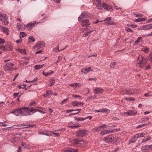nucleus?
Returning a JSON list of instances; mask_svg holds the SVG:
<instances>
[{
	"label": "nucleus",
	"mask_w": 152,
	"mask_h": 152,
	"mask_svg": "<svg viewBox=\"0 0 152 152\" xmlns=\"http://www.w3.org/2000/svg\"><path fill=\"white\" fill-rule=\"evenodd\" d=\"M37 111L43 114L45 113L43 111L35 109L33 108H29L27 107H20L16 110H15L10 113L13 114L16 116H21L31 115Z\"/></svg>",
	"instance_id": "obj_1"
},
{
	"label": "nucleus",
	"mask_w": 152,
	"mask_h": 152,
	"mask_svg": "<svg viewBox=\"0 0 152 152\" xmlns=\"http://www.w3.org/2000/svg\"><path fill=\"white\" fill-rule=\"evenodd\" d=\"M122 93H121V94L123 95L127 94L129 95H132L133 94H138L141 92V90L140 89L134 88H130L124 91H122Z\"/></svg>",
	"instance_id": "obj_2"
},
{
	"label": "nucleus",
	"mask_w": 152,
	"mask_h": 152,
	"mask_svg": "<svg viewBox=\"0 0 152 152\" xmlns=\"http://www.w3.org/2000/svg\"><path fill=\"white\" fill-rule=\"evenodd\" d=\"M0 21H1L3 24L6 25L9 23L7 15L4 13L0 12Z\"/></svg>",
	"instance_id": "obj_3"
},
{
	"label": "nucleus",
	"mask_w": 152,
	"mask_h": 152,
	"mask_svg": "<svg viewBox=\"0 0 152 152\" xmlns=\"http://www.w3.org/2000/svg\"><path fill=\"white\" fill-rule=\"evenodd\" d=\"M88 132L87 130L83 129L78 130L76 132L77 136L79 137H82L88 134Z\"/></svg>",
	"instance_id": "obj_4"
},
{
	"label": "nucleus",
	"mask_w": 152,
	"mask_h": 152,
	"mask_svg": "<svg viewBox=\"0 0 152 152\" xmlns=\"http://www.w3.org/2000/svg\"><path fill=\"white\" fill-rule=\"evenodd\" d=\"M14 64L12 63H7L4 66V69L7 72H9L13 70V67Z\"/></svg>",
	"instance_id": "obj_5"
},
{
	"label": "nucleus",
	"mask_w": 152,
	"mask_h": 152,
	"mask_svg": "<svg viewBox=\"0 0 152 152\" xmlns=\"http://www.w3.org/2000/svg\"><path fill=\"white\" fill-rule=\"evenodd\" d=\"M138 60H140L138 63V64L140 65V66L141 68H142L144 66V64L146 62L147 60L141 55H139V56Z\"/></svg>",
	"instance_id": "obj_6"
},
{
	"label": "nucleus",
	"mask_w": 152,
	"mask_h": 152,
	"mask_svg": "<svg viewBox=\"0 0 152 152\" xmlns=\"http://www.w3.org/2000/svg\"><path fill=\"white\" fill-rule=\"evenodd\" d=\"M80 21L81 22V24L83 27H88L90 25L89 20L88 19H82Z\"/></svg>",
	"instance_id": "obj_7"
},
{
	"label": "nucleus",
	"mask_w": 152,
	"mask_h": 152,
	"mask_svg": "<svg viewBox=\"0 0 152 152\" xmlns=\"http://www.w3.org/2000/svg\"><path fill=\"white\" fill-rule=\"evenodd\" d=\"M137 113V112L135 110H129L128 111L124 112L123 114H125L128 116L134 115Z\"/></svg>",
	"instance_id": "obj_8"
},
{
	"label": "nucleus",
	"mask_w": 152,
	"mask_h": 152,
	"mask_svg": "<svg viewBox=\"0 0 152 152\" xmlns=\"http://www.w3.org/2000/svg\"><path fill=\"white\" fill-rule=\"evenodd\" d=\"M102 6L107 11H111L113 10L112 6L111 5H108L105 3H104L103 4Z\"/></svg>",
	"instance_id": "obj_9"
},
{
	"label": "nucleus",
	"mask_w": 152,
	"mask_h": 152,
	"mask_svg": "<svg viewBox=\"0 0 152 152\" xmlns=\"http://www.w3.org/2000/svg\"><path fill=\"white\" fill-rule=\"evenodd\" d=\"M113 138V135H110L108 136L107 137H104V141L107 143H110L113 142V140H114Z\"/></svg>",
	"instance_id": "obj_10"
},
{
	"label": "nucleus",
	"mask_w": 152,
	"mask_h": 152,
	"mask_svg": "<svg viewBox=\"0 0 152 152\" xmlns=\"http://www.w3.org/2000/svg\"><path fill=\"white\" fill-rule=\"evenodd\" d=\"M104 91V89L100 87L96 88L94 90V93L98 94H102Z\"/></svg>",
	"instance_id": "obj_11"
},
{
	"label": "nucleus",
	"mask_w": 152,
	"mask_h": 152,
	"mask_svg": "<svg viewBox=\"0 0 152 152\" xmlns=\"http://www.w3.org/2000/svg\"><path fill=\"white\" fill-rule=\"evenodd\" d=\"M152 148V145H145L142 146L141 148L142 151L145 152L147 151L150 150Z\"/></svg>",
	"instance_id": "obj_12"
},
{
	"label": "nucleus",
	"mask_w": 152,
	"mask_h": 152,
	"mask_svg": "<svg viewBox=\"0 0 152 152\" xmlns=\"http://www.w3.org/2000/svg\"><path fill=\"white\" fill-rule=\"evenodd\" d=\"M68 126L69 127H71L73 128H75L77 127H79L80 124L78 123L75 124L72 122H69L67 124Z\"/></svg>",
	"instance_id": "obj_13"
},
{
	"label": "nucleus",
	"mask_w": 152,
	"mask_h": 152,
	"mask_svg": "<svg viewBox=\"0 0 152 152\" xmlns=\"http://www.w3.org/2000/svg\"><path fill=\"white\" fill-rule=\"evenodd\" d=\"M45 43L44 42L42 41H39L36 44L35 47L38 49L43 48L45 46Z\"/></svg>",
	"instance_id": "obj_14"
},
{
	"label": "nucleus",
	"mask_w": 152,
	"mask_h": 152,
	"mask_svg": "<svg viewBox=\"0 0 152 152\" xmlns=\"http://www.w3.org/2000/svg\"><path fill=\"white\" fill-rule=\"evenodd\" d=\"M88 13L86 12L82 13L80 16L78 18V21H81V20L83 18H86L88 16Z\"/></svg>",
	"instance_id": "obj_15"
},
{
	"label": "nucleus",
	"mask_w": 152,
	"mask_h": 152,
	"mask_svg": "<svg viewBox=\"0 0 152 152\" xmlns=\"http://www.w3.org/2000/svg\"><path fill=\"white\" fill-rule=\"evenodd\" d=\"M94 4H95L96 6L98 7V8L101 9V7H102V4L101 1V0H94L93 1Z\"/></svg>",
	"instance_id": "obj_16"
},
{
	"label": "nucleus",
	"mask_w": 152,
	"mask_h": 152,
	"mask_svg": "<svg viewBox=\"0 0 152 152\" xmlns=\"http://www.w3.org/2000/svg\"><path fill=\"white\" fill-rule=\"evenodd\" d=\"M113 131H112L111 130H103L100 133L101 135L102 136L104 134H106L109 133H111L113 132Z\"/></svg>",
	"instance_id": "obj_17"
},
{
	"label": "nucleus",
	"mask_w": 152,
	"mask_h": 152,
	"mask_svg": "<svg viewBox=\"0 0 152 152\" xmlns=\"http://www.w3.org/2000/svg\"><path fill=\"white\" fill-rule=\"evenodd\" d=\"M77 149H73L71 148H68L64 150V152H77Z\"/></svg>",
	"instance_id": "obj_18"
},
{
	"label": "nucleus",
	"mask_w": 152,
	"mask_h": 152,
	"mask_svg": "<svg viewBox=\"0 0 152 152\" xmlns=\"http://www.w3.org/2000/svg\"><path fill=\"white\" fill-rule=\"evenodd\" d=\"M81 142L80 140L77 139H74L70 141L71 145H75Z\"/></svg>",
	"instance_id": "obj_19"
},
{
	"label": "nucleus",
	"mask_w": 152,
	"mask_h": 152,
	"mask_svg": "<svg viewBox=\"0 0 152 152\" xmlns=\"http://www.w3.org/2000/svg\"><path fill=\"white\" fill-rule=\"evenodd\" d=\"M91 70V67H88V68L83 69L81 70V72L85 74H87L89 71Z\"/></svg>",
	"instance_id": "obj_20"
},
{
	"label": "nucleus",
	"mask_w": 152,
	"mask_h": 152,
	"mask_svg": "<svg viewBox=\"0 0 152 152\" xmlns=\"http://www.w3.org/2000/svg\"><path fill=\"white\" fill-rule=\"evenodd\" d=\"M46 93L43 95V96L45 97H47L48 96H50L52 94V92L50 90H48L46 91Z\"/></svg>",
	"instance_id": "obj_21"
},
{
	"label": "nucleus",
	"mask_w": 152,
	"mask_h": 152,
	"mask_svg": "<svg viewBox=\"0 0 152 152\" xmlns=\"http://www.w3.org/2000/svg\"><path fill=\"white\" fill-rule=\"evenodd\" d=\"M143 30H148L152 28V26L150 24L143 26Z\"/></svg>",
	"instance_id": "obj_22"
},
{
	"label": "nucleus",
	"mask_w": 152,
	"mask_h": 152,
	"mask_svg": "<svg viewBox=\"0 0 152 152\" xmlns=\"http://www.w3.org/2000/svg\"><path fill=\"white\" fill-rule=\"evenodd\" d=\"M137 138L136 136V135H135L133 137L131 138L129 140V142L130 143H134L136 141L137 139Z\"/></svg>",
	"instance_id": "obj_23"
},
{
	"label": "nucleus",
	"mask_w": 152,
	"mask_h": 152,
	"mask_svg": "<svg viewBox=\"0 0 152 152\" xmlns=\"http://www.w3.org/2000/svg\"><path fill=\"white\" fill-rule=\"evenodd\" d=\"M1 28L2 31L6 33L7 34H8L9 30L8 28L4 27H1Z\"/></svg>",
	"instance_id": "obj_24"
},
{
	"label": "nucleus",
	"mask_w": 152,
	"mask_h": 152,
	"mask_svg": "<svg viewBox=\"0 0 152 152\" xmlns=\"http://www.w3.org/2000/svg\"><path fill=\"white\" fill-rule=\"evenodd\" d=\"M80 84L79 83H75L73 84H70L69 85V86H71L73 88H74L75 86H77L78 87H79L80 86Z\"/></svg>",
	"instance_id": "obj_25"
},
{
	"label": "nucleus",
	"mask_w": 152,
	"mask_h": 152,
	"mask_svg": "<svg viewBox=\"0 0 152 152\" xmlns=\"http://www.w3.org/2000/svg\"><path fill=\"white\" fill-rule=\"evenodd\" d=\"M135 135H136V136L137 137V138H139L143 137H144L145 136V133H138V134H137Z\"/></svg>",
	"instance_id": "obj_26"
},
{
	"label": "nucleus",
	"mask_w": 152,
	"mask_h": 152,
	"mask_svg": "<svg viewBox=\"0 0 152 152\" xmlns=\"http://www.w3.org/2000/svg\"><path fill=\"white\" fill-rule=\"evenodd\" d=\"M141 50L146 53H148L149 51L148 48L146 47H143Z\"/></svg>",
	"instance_id": "obj_27"
},
{
	"label": "nucleus",
	"mask_w": 152,
	"mask_h": 152,
	"mask_svg": "<svg viewBox=\"0 0 152 152\" xmlns=\"http://www.w3.org/2000/svg\"><path fill=\"white\" fill-rule=\"evenodd\" d=\"M35 24V22L29 23L26 25V27L27 28H29V27H32L34 26Z\"/></svg>",
	"instance_id": "obj_28"
},
{
	"label": "nucleus",
	"mask_w": 152,
	"mask_h": 152,
	"mask_svg": "<svg viewBox=\"0 0 152 152\" xmlns=\"http://www.w3.org/2000/svg\"><path fill=\"white\" fill-rule=\"evenodd\" d=\"M44 65L45 64L41 65H36L35 66V69H39L42 68Z\"/></svg>",
	"instance_id": "obj_29"
},
{
	"label": "nucleus",
	"mask_w": 152,
	"mask_h": 152,
	"mask_svg": "<svg viewBox=\"0 0 152 152\" xmlns=\"http://www.w3.org/2000/svg\"><path fill=\"white\" fill-rule=\"evenodd\" d=\"M20 35L19 36V37L20 39L23 38L26 36V34L24 32H20Z\"/></svg>",
	"instance_id": "obj_30"
},
{
	"label": "nucleus",
	"mask_w": 152,
	"mask_h": 152,
	"mask_svg": "<svg viewBox=\"0 0 152 152\" xmlns=\"http://www.w3.org/2000/svg\"><path fill=\"white\" fill-rule=\"evenodd\" d=\"M16 50L22 54H26V50H25L17 49H16Z\"/></svg>",
	"instance_id": "obj_31"
},
{
	"label": "nucleus",
	"mask_w": 152,
	"mask_h": 152,
	"mask_svg": "<svg viewBox=\"0 0 152 152\" xmlns=\"http://www.w3.org/2000/svg\"><path fill=\"white\" fill-rule=\"evenodd\" d=\"M142 39V38L141 37H139L138 38L137 40L135 41V45L137 44V43L140 42V41Z\"/></svg>",
	"instance_id": "obj_32"
},
{
	"label": "nucleus",
	"mask_w": 152,
	"mask_h": 152,
	"mask_svg": "<svg viewBox=\"0 0 152 152\" xmlns=\"http://www.w3.org/2000/svg\"><path fill=\"white\" fill-rule=\"evenodd\" d=\"M102 129H100L99 126H98L97 127H95L93 129V131H100Z\"/></svg>",
	"instance_id": "obj_33"
},
{
	"label": "nucleus",
	"mask_w": 152,
	"mask_h": 152,
	"mask_svg": "<svg viewBox=\"0 0 152 152\" xmlns=\"http://www.w3.org/2000/svg\"><path fill=\"white\" fill-rule=\"evenodd\" d=\"M74 119L77 121H82L85 120V119L84 118H83L81 117H79L77 118V117H75Z\"/></svg>",
	"instance_id": "obj_34"
},
{
	"label": "nucleus",
	"mask_w": 152,
	"mask_h": 152,
	"mask_svg": "<svg viewBox=\"0 0 152 152\" xmlns=\"http://www.w3.org/2000/svg\"><path fill=\"white\" fill-rule=\"evenodd\" d=\"M79 102H72V104L74 106H77L79 105Z\"/></svg>",
	"instance_id": "obj_35"
},
{
	"label": "nucleus",
	"mask_w": 152,
	"mask_h": 152,
	"mask_svg": "<svg viewBox=\"0 0 152 152\" xmlns=\"http://www.w3.org/2000/svg\"><path fill=\"white\" fill-rule=\"evenodd\" d=\"M55 83V80L53 79H52L50 80V83L49 85L50 86H52L53 85H54Z\"/></svg>",
	"instance_id": "obj_36"
},
{
	"label": "nucleus",
	"mask_w": 152,
	"mask_h": 152,
	"mask_svg": "<svg viewBox=\"0 0 152 152\" xmlns=\"http://www.w3.org/2000/svg\"><path fill=\"white\" fill-rule=\"evenodd\" d=\"M151 139V138L150 137H148L146 139H144L143 140L142 142V143L145 142L148 140H149Z\"/></svg>",
	"instance_id": "obj_37"
},
{
	"label": "nucleus",
	"mask_w": 152,
	"mask_h": 152,
	"mask_svg": "<svg viewBox=\"0 0 152 152\" xmlns=\"http://www.w3.org/2000/svg\"><path fill=\"white\" fill-rule=\"evenodd\" d=\"M147 125V124H145L141 125H138L137 127H136V129H138L140 128L143 127L144 126H146Z\"/></svg>",
	"instance_id": "obj_38"
},
{
	"label": "nucleus",
	"mask_w": 152,
	"mask_h": 152,
	"mask_svg": "<svg viewBox=\"0 0 152 152\" xmlns=\"http://www.w3.org/2000/svg\"><path fill=\"white\" fill-rule=\"evenodd\" d=\"M59 50V45H58L56 47L53 49V50L54 51L56 52H58Z\"/></svg>",
	"instance_id": "obj_39"
},
{
	"label": "nucleus",
	"mask_w": 152,
	"mask_h": 152,
	"mask_svg": "<svg viewBox=\"0 0 152 152\" xmlns=\"http://www.w3.org/2000/svg\"><path fill=\"white\" fill-rule=\"evenodd\" d=\"M68 98L64 99L60 103L61 104H64L66 103V101L68 99Z\"/></svg>",
	"instance_id": "obj_40"
},
{
	"label": "nucleus",
	"mask_w": 152,
	"mask_h": 152,
	"mask_svg": "<svg viewBox=\"0 0 152 152\" xmlns=\"http://www.w3.org/2000/svg\"><path fill=\"white\" fill-rule=\"evenodd\" d=\"M116 65V63L115 62H112L110 64V67L112 68H113L114 67L115 65Z\"/></svg>",
	"instance_id": "obj_41"
},
{
	"label": "nucleus",
	"mask_w": 152,
	"mask_h": 152,
	"mask_svg": "<svg viewBox=\"0 0 152 152\" xmlns=\"http://www.w3.org/2000/svg\"><path fill=\"white\" fill-rule=\"evenodd\" d=\"M29 39L33 42H34L35 41V39L32 36H30L28 37Z\"/></svg>",
	"instance_id": "obj_42"
},
{
	"label": "nucleus",
	"mask_w": 152,
	"mask_h": 152,
	"mask_svg": "<svg viewBox=\"0 0 152 152\" xmlns=\"http://www.w3.org/2000/svg\"><path fill=\"white\" fill-rule=\"evenodd\" d=\"M102 112H107V113H109L110 112V110L106 108H103L102 109Z\"/></svg>",
	"instance_id": "obj_43"
},
{
	"label": "nucleus",
	"mask_w": 152,
	"mask_h": 152,
	"mask_svg": "<svg viewBox=\"0 0 152 152\" xmlns=\"http://www.w3.org/2000/svg\"><path fill=\"white\" fill-rule=\"evenodd\" d=\"M114 140H113V142H115L117 141L118 140V139H119V138L118 137H116L115 136H113Z\"/></svg>",
	"instance_id": "obj_44"
},
{
	"label": "nucleus",
	"mask_w": 152,
	"mask_h": 152,
	"mask_svg": "<svg viewBox=\"0 0 152 152\" xmlns=\"http://www.w3.org/2000/svg\"><path fill=\"white\" fill-rule=\"evenodd\" d=\"M128 26H130L133 28H135L137 27V26L134 24H130L128 25Z\"/></svg>",
	"instance_id": "obj_45"
},
{
	"label": "nucleus",
	"mask_w": 152,
	"mask_h": 152,
	"mask_svg": "<svg viewBox=\"0 0 152 152\" xmlns=\"http://www.w3.org/2000/svg\"><path fill=\"white\" fill-rule=\"evenodd\" d=\"M9 49V50L10 51H12L13 50V47L12 45H10L7 46Z\"/></svg>",
	"instance_id": "obj_46"
},
{
	"label": "nucleus",
	"mask_w": 152,
	"mask_h": 152,
	"mask_svg": "<svg viewBox=\"0 0 152 152\" xmlns=\"http://www.w3.org/2000/svg\"><path fill=\"white\" fill-rule=\"evenodd\" d=\"M149 119V118H142L141 119V120L142 121V122H146L147 121H148Z\"/></svg>",
	"instance_id": "obj_47"
},
{
	"label": "nucleus",
	"mask_w": 152,
	"mask_h": 152,
	"mask_svg": "<svg viewBox=\"0 0 152 152\" xmlns=\"http://www.w3.org/2000/svg\"><path fill=\"white\" fill-rule=\"evenodd\" d=\"M126 30L128 32H132L133 31L130 28L126 27Z\"/></svg>",
	"instance_id": "obj_48"
},
{
	"label": "nucleus",
	"mask_w": 152,
	"mask_h": 152,
	"mask_svg": "<svg viewBox=\"0 0 152 152\" xmlns=\"http://www.w3.org/2000/svg\"><path fill=\"white\" fill-rule=\"evenodd\" d=\"M111 19H112L111 17H108V18H106L103 21L106 22V21H109Z\"/></svg>",
	"instance_id": "obj_49"
},
{
	"label": "nucleus",
	"mask_w": 152,
	"mask_h": 152,
	"mask_svg": "<svg viewBox=\"0 0 152 152\" xmlns=\"http://www.w3.org/2000/svg\"><path fill=\"white\" fill-rule=\"evenodd\" d=\"M93 117V116H88L87 117H86L85 118H84L85 120L87 119H89V120H91L92 118Z\"/></svg>",
	"instance_id": "obj_50"
},
{
	"label": "nucleus",
	"mask_w": 152,
	"mask_h": 152,
	"mask_svg": "<svg viewBox=\"0 0 152 152\" xmlns=\"http://www.w3.org/2000/svg\"><path fill=\"white\" fill-rule=\"evenodd\" d=\"M114 24L113 22L112 21H110L109 23H105V24L106 25H112Z\"/></svg>",
	"instance_id": "obj_51"
},
{
	"label": "nucleus",
	"mask_w": 152,
	"mask_h": 152,
	"mask_svg": "<svg viewBox=\"0 0 152 152\" xmlns=\"http://www.w3.org/2000/svg\"><path fill=\"white\" fill-rule=\"evenodd\" d=\"M93 31H89V32H88L87 33H86V34H84L83 36V37H86V36H87L88 34H89V33L91 32H92Z\"/></svg>",
	"instance_id": "obj_52"
},
{
	"label": "nucleus",
	"mask_w": 152,
	"mask_h": 152,
	"mask_svg": "<svg viewBox=\"0 0 152 152\" xmlns=\"http://www.w3.org/2000/svg\"><path fill=\"white\" fill-rule=\"evenodd\" d=\"M144 95L145 97H148L150 96H152V94H150L149 93H146Z\"/></svg>",
	"instance_id": "obj_53"
},
{
	"label": "nucleus",
	"mask_w": 152,
	"mask_h": 152,
	"mask_svg": "<svg viewBox=\"0 0 152 152\" xmlns=\"http://www.w3.org/2000/svg\"><path fill=\"white\" fill-rule=\"evenodd\" d=\"M96 78L95 77V78H89L88 79V80H93L95 81H96Z\"/></svg>",
	"instance_id": "obj_54"
},
{
	"label": "nucleus",
	"mask_w": 152,
	"mask_h": 152,
	"mask_svg": "<svg viewBox=\"0 0 152 152\" xmlns=\"http://www.w3.org/2000/svg\"><path fill=\"white\" fill-rule=\"evenodd\" d=\"M74 111L73 109L72 110H66V113H69L70 112H72Z\"/></svg>",
	"instance_id": "obj_55"
},
{
	"label": "nucleus",
	"mask_w": 152,
	"mask_h": 152,
	"mask_svg": "<svg viewBox=\"0 0 152 152\" xmlns=\"http://www.w3.org/2000/svg\"><path fill=\"white\" fill-rule=\"evenodd\" d=\"M121 130V129L119 128V129H113V130H112V131H113V132H118L119 131Z\"/></svg>",
	"instance_id": "obj_56"
},
{
	"label": "nucleus",
	"mask_w": 152,
	"mask_h": 152,
	"mask_svg": "<svg viewBox=\"0 0 152 152\" xmlns=\"http://www.w3.org/2000/svg\"><path fill=\"white\" fill-rule=\"evenodd\" d=\"M38 80V78L37 77H35L34 79L31 81V82H36Z\"/></svg>",
	"instance_id": "obj_57"
},
{
	"label": "nucleus",
	"mask_w": 152,
	"mask_h": 152,
	"mask_svg": "<svg viewBox=\"0 0 152 152\" xmlns=\"http://www.w3.org/2000/svg\"><path fill=\"white\" fill-rule=\"evenodd\" d=\"M142 16H143V15L142 14H137V15H136V16H135L136 17H141Z\"/></svg>",
	"instance_id": "obj_58"
},
{
	"label": "nucleus",
	"mask_w": 152,
	"mask_h": 152,
	"mask_svg": "<svg viewBox=\"0 0 152 152\" xmlns=\"http://www.w3.org/2000/svg\"><path fill=\"white\" fill-rule=\"evenodd\" d=\"M140 18L141 22L144 21L147 19V18Z\"/></svg>",
	"instance_id": "obj_59"
},
{
	"label": "nucleus",
	"mask_w": 152,
	"mask_h": 152,
	"mask_svg": "<svg viewBox=\"0 0 152 152\" xmlns=\"http://www.w3.org/2000/svg\"><path fill=\"white\" fill-rule=\"evenodd\" d=\"M4 40L1 38H0V44H2L3 43H4Z\"/></svg>",
	"instance_id": "obj_60"
},
{
	"label": "nucleus",
	"mask_w": 152,
	"mask_h": 152,
	"mask_svg": "<svg viewBox=\"0 0 152 152\" xmlns=\"http://www.w3.org/2000/svg\"><path fill=\"white\" fill-rule=\"evenodd\" d=\"M137 29L138 30H143V26H142L139 27H138V28H137Z\"/></svg>",
	"instance_id": "obj_61"
},
{
	"label": "nucleus",
	"mask_w": 152,
	"mask_h": 152,
	"mask_svg": "<svg viewBox=\"0 0 152 152\" xmlns=\"http://www.w3.org/2000/svg\"><path fill=\"white\" fill-rule=\"evenodd\" d=\"M151 68V66L149 65H148L147 66L145 67V69L146 70H148Z\"/></svg>",
	"instance_id": "obj_62"
},
{
	"label": "nucleus",
	"mask_w": 152,
	"mask_h": 152,
	"mask_svg": "<svg viewBox=\"0 0 152 152\" xmlns=\"http://www.w3.org/2000/svg\"><path fill=\"white\" fill-rule=\"evenodd\" d=\"M43 74L45 76H48L49 75V74L48 73H47V72L45 73L44 72H43Z\"/></svg>",
	"instance_id": "obj_63"
},
{
	"label": "nucleus",
	"mask_w": 152,
	"mask_h": 152,
	"mask_svg": "<svg viewBox=\"0 0 152 152\" xmlns=\"http://www.w3.org/2000/svg\"><path fill=\"white\" fill-rule=\"evenodd\" d=\"M36 104V103L35 102H31L30 104L29 105L30 106L32 105H34Z\"/></svg>",
	"instance_id": "obj_64"
}]
</instances>
